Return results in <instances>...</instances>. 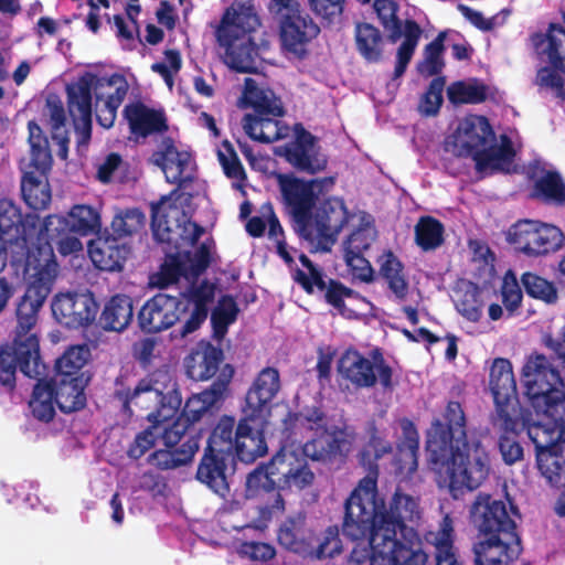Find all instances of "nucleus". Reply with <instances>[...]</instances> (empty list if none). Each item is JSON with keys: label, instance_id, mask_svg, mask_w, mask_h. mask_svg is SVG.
<instances>
[{"label": "nucleus", "instance_id": "63", "mask_svg": "<svg viewBox=\"0 0 565 565\" xmlns=\"http://www.w3.org/2000/svg\"><path fill=\"white\" fill-rule=\"evenodd\" d=\"M455 306L457 311L469 321L477 322L482 316L480 295L475 285L457 292Z\"/></svg>", "mask_w": 565, "mask_h": 565}, {"label": "nucleus", "instance_id": "40", "mask_svg": "<svg viewBox=\"0 0 565 565\" xmlns=\"http://www.w3.org/2000/svg\"><path fill=\"white\" fill-rule=\"evenodd\" d=\"M403 440L397 444L394 466L399 475L412 476L418 468L419 435L412 422L403 426Z\"/></svg>", "mask_w": 565, "mask_h": 565}, {"label": "nucleus", "instance_id": "35", "mask_svg": "<svg viewBox=\"0 0 565 565\" xmlns=\"http://www.w3.org/2000/svg\"><path fill=\"white\" fill-rule=\"evenodd\" d=\"M532 42L539 55L565 74V29L561 24L551 23L547 33L534 34Z\"/></svg>", "mask_w": 565, "mask_h": 565}, {"label": "nucleus", "instance_id": "47", "mask_svg": "<svg viewBox=\"0 0 565 565\" xmlns=\"http://www.w3.org/2000/svg\"><path fill=\"white\" fill-rule=\"evenodd\" d=\"M92 356L87 344H76L68 347L64 353L56 359L54 364L55 376L77 377L79 375H88L83 371Z\"/></svg>", "mask_w": 565, "mask_h": 565}, {"label": "nucleus", "instance_id": "31", "mask_svg": "<svg viewBox=\"0 0 565 565\" xmlns=\"http://www.w3.org/2000/svg\"><path fill=\"white\" fill-rule=\"evenodd\" d=\"M95 76L86 74L74 84L67 85V109L75 127L90 131L92 127V88Z\"/></svg>", "mask_w": 565, "mask_h": 565}, {"label": "nucleus", "instance_id": "29", "mask_svg": "<svg viewBox=\"0 0 565 565\" xmlns=\"http://www.w3.org/2000/svg\"><path fill=\"white\" fill-rule=\"evenodd\" d=\"M484 540L473 545L475 565H509L522 552L520 536L483 535Z\"/></svg>", "mask_w": 565, "mask_h": 565}, {"label": "nucleus", "instance_id": "60", "mask_svg": "<svg viewBox=\"0 0 565 565\" xmlns=\"http://www.w3.org/2000/svg\"><path fill=\"white\" fill-rule=\"evenodd\" d=\"M298 454L295 450H288L281 448L268 463L264 465L278 486V490H281L285 480L288 478L289 472L292 470V465L297 461Z\"/></svg>", "mask_w": 565, "mask_h": 565}, {"label": "nucleus", "instance_id": "19", "mask_svg": "<svg viewBox=\"0 0 565 565\" xmlns=\"http://www.w3.org/2000/svg\"><path fill=\"white\" fill-rule=\"evenodd\" d=\"M234 462L211 433L198 465L195 479L217 495L226 498L230 494V470Z\"/></svg>", "mask_w": 565, "mask_h": 565}, {"label": "nucleus", "instance_id": "23", "mask_svg": "<svg viewBox=\"0 0 565 565\" xmlns=\"http://www.w3.org/2000/svg\"><path fill=\"white\" fill-rule=\"evenodd\" d=\"M284 157L296 171L309 175L324 171L328 166L317 137L301 126L296 130L295 140L284 147Z\"/></svg>", "mask_w": 565, "mask_h": 565}, {"label": "nucleus", "instance_id": "46", "mask_svg": "<svg viewBox=\"0 0 565 565\" xmlns=\"http://www.w3.org/2000/svg\"><path fill=\"white\" fill-rule=\"evenodd\" d=\"M355 44L360 55L369 63H379L383 57V36L371 23L355 25Z\"/></svg>", "mask_w": 565, "mask_h": 565}, {"label": "nucleus", "instance_id": "59", "mask_svg": "<svg viewBox=\"0 0 565 565\" xmlns=\"http://www.w3.org/2000/svg\"><path fill=\"white\" fill-rule=\"evenodd\" d=\"M146 216L138 207L127 209L116 214L111 221L110 227L113 235L122 239L131 236L143 228Z\"/></svg>", "mask_w": 565, "mask_h": 565}, {"label": "nucleus", "instance_id": "28", "mask_svg": "<svg viewBox=\"0 0 565 565\" xmlns=\"http://www.w3.org/2000/svg\"><path fill=\"white\" fill-rule=\"evenodd\" d=\"M280 388L279 371L273 366L262 369L247 390L242 408L268 417Z\"/></svg>", "mask_w": 565, "mask_h": 565}, {"label": "nucleus", "instance_id": "21", "mask_svg": "<svg viewBox=\"0 0 565 565\" xmlns=\"http://www.w3.org/2000/svg\"><path fill=\"white\" fill-rule=\"evenodd\" d=\"M55 320L70 329H78L92 324L97 316L99 306L89 291L58 292L51 303Z\"/></svg>", "mask_w": 565, "mask_h": 565}, {"label": "nucleus", "instance_id": "30", "mask_svg": "<svg viewBox=\"0 0 565 565\" xmlns=\"http://www.w3.org/2000/svg\"><path fill=\"white\" fill-rule=\"evenodd\" d=\"M129 254L130 247L113 234L98 236L88 244L89 258L103 271L122 270Z\"/></svg>", "mask_w": 565, "mask_h": 565}, {"label": "nucleus", "instance_id": "43", "mask_svg": "<svg viewBox=\"0 0 565 565\" xmlns=\"http://www.w3.org/2000/svg\"><path fill=\"white\" fill-rule=\"evenodd\" d=\"M33 387L29 407L34 418L43 423H50L55 416L56 396L54 383L43 376H39Z\"/></svg>", "mask_w": 565, "mask_h": 565}, {"label": "nucleus", "instance_id": "49", "mask_svg": "<svg viewBox=\"0 0 565 565\" xmlns=\"http://www.w3.org/2000/svg\"><path fill=\"white\" fill-rule=\"evenodd\" d=\"M489 87L478 79L456 81L447 87V98L454 106L477 105L487 100Z\"/></svg>", "mask_w": 565, "mask_h": 565}, {"label": "nucleus", "instance_id": "15", "mask_svg": "<svg viewBox=\"0 0 565 565\" xmlns=\"http://www.w3.org/2000/svg\"><path fill=\"white\" fill-rule=\"evenodd\" d=\"M269 10L278 15L282 47L297 57H303L306 44L319 34L320 28L295 0H271Z\"/></svg>", "mask_w": 565, "mask_h": 565}, {"label": "nucleus", "instance_id": "20", "mask_svg": "<svg viewBox=\"0 0 565 565\" xmlns=\"http://www.w3.org/2000/svg\"><path fill=\"white\" fill-rule=\"evenodd\" d=\"M169 196H162L159 201L152 202L151 207V231L153 238L166 244L170 249L180 250L183 246H194L204 233V227L191 220H185L182 214V222L178 223V231L168 225V215L164 205Z\"/></svg>", "mask_w": 565, "mask_h": 565}, {"label": "nucleus", "instance_id": "50", "mask_svg": "<svg viewBox=\"0 0 565 565\" xmlns=\"http://www.w3.org/2000/svg\"><path fill=\"white\" fill-rule=\"evenodd\" d=\"M25 225L20 210L8 200L0 201V241L4 244L24 239Z\"/></svg>", "mask_w": 565, "mask_h": 565}, {"label": "nucleus", "instance_id": "39", "mask_svg": "<svg viewBox=\"0 0 565 565\" xmlns=\"http://www.w3.org/2000/svg\"><path fill=\"white\" fill-rule=\"evenodd\" d=\"M153 162L166 172L171 183H181L182 174L186 170L191 154L188 151H180L172 138L162 140L159 150L153 153Z\"/></svg>", "mask_w": 565, "mask_h": 565}, {"label": "nucleus", "instance_id": "38", "mask_svg": "<svg viewBox=\"0 0 565 565\" xmlns=\"http://www.w3.org/2000/svg\"><path fill=\"white\" fill-rule=\"evenodd\" d=\"M199 450L198 435L188 437L178 448H164L152 451L147 462L158 470H172L190 463Z\"/></svg>", "mask_w": 565, "mask_h": 565}, {"label": "nucleus", "instance_id": "8", "mask_svg": "<svg viewBox=\"0 0 565 565\" xmlns=\"http://www.w3.org/2000/svg\"><path fill=\"white\" fill-rule=\"evenodd\" d=\"M559 367L562 364L554 354L553 361L534 352L526 359L522 369L524 394L539 419L565 417V393Z\"/></svg>", "mask_w": 565, "mask_h": 565}, {"label": "nucleus", "instance_id": "11", "mask_svg": "<svg viewBox=\"0 0 565 565\" xmlns=\"http://www.w3.org/2000/svg\"><path fill=\"white\" fill-rule=\"evenodd\" d=\"M276 536L279 546L303 557L323 559L333 557L343 550L339 526H328L322 537L318 540L305 511L286 515L277 529Z\"/></svg>", "mask_w": 565, "mask_h": 565}, {"label": "nucleus", "instance_id": "26", "mask_svg": "<svg viewBox=\"0 0 565 565\" xmlns=\"http://www.w3.org/2000/svg\"><path fill=\"white\" fill-rule=\"evenodd\" d=\"M452 139L455 156L472 158L484 146L494 142L495 135L486 116L470 115L459 122Z\"/></svg>", "mask_w": 565, "mask_h": 565}, {"label": "nucleus", "instance_id": "10", "mask_svg": "<svg viewBox=\"0 0 565 565\" xmlns=\"http://www.w3.org/2000/svg\"><path fill=\"white\" fill-rule=\"evenodd\" d=\"M268 417L241 408V417L223 415L212 434L228 455L235 459L252 463L267 454L265 429Z\"/></svg>", "mask_w": 565, "mask_h": 565}, {"label": "nucleus", "instance_id": "64", "mask_svg": "<svg viewBox=\"0 0 565 565\" xmlns=\"http://www.w3.org/2000/svg\"><path fill=\"white\" fill-rule=\"evenodd\" d=\"M162 423H150L148 427L139 431L129 444L126 455L132 460H138L156 446L159 438V428Z\"/></svg>", "mask_w": 565, "mask_h": 565}, {"label": "nucleus", "instance_id": "32", "mask_svg": "<svg viewBox=\"0 0 565 565\" xmlns=\"http://www.w3.org/2000/svg\"><path fill=\"white\" fill-rule=\"evenodd\" d=\"M122 113L134 136L146 138L168 130L164 114L149 108L141 102L127 104Z\"/></svg>", "mask_w": 565, "mask_h": 565}, {"label": "nucleus", "instance_id": "52", "mask_svg": "<svg viewBox=\"0 0 565 565\" xmlns=\"http://www.w3.org/2000/svg\"><path fill=\"white\" fill-rule=\"evenodd\" d=\"M447 32L441 31L424 49L423 60L417 63V72L424 77L441 76L446 63L444 60L445 39Z\"/></svg>", "mask_w": 565, "mask_h": 565}, {"label": "nucleus", "instance_id": "14", "mask_svg": "<svg viewBox=\"0 0 565 565\" xmlns=\"http://www.w3.org/2000/svg\"><path fill=\"white\" fill-rule=\"evenodd\" d=\"M366 358L353 348L347 349L338 361L339 374L355 388H371L380 383L383 391H393V369L381 349L371 351Z\"/></svg>", "mask_w": 565, "mask_h": 565}, {"label": "nucleus", "instance_id": "56", "mask_svg": "<svg viewBox=\"0 0 565 565\" xmlns=\"http://www.w3.org/2000/svg\"><path fill=\"white\" fill-rule=\"evenodd\" d=\"M166 259L161 264L157 274V286L167 288L170 285L177 284L181 277H190L188 270V262L184 260L180 250L164 248Z\"/></svg>", "mask_w": 565, "mask_h": 565}, {"label": "nucleus", "instance_id": "41", "mask_svg": "<svg viewBox=\"0 0 565 565\" xmlns=\"http://www.w3.org/2000/svg\"><path fill=\"white\" fill-rule=\"evenodd\" d=\"M380 276L386 281L388 289L398 300L408 295V281L403 273L404 265L392 250H385L377 259Z\"/></svg>", "mask_w": 565, "mask_h": 565}, {"label": "nucleus", "instance_id": "51", "mask_svg": "<svg viewBox=\"0 0 565 565\" xmlns=\"http://www.w3.org/2000/svg\"><path fill=\"white\" fill-rule=\"evenodd\" d=\"M513 157L514 151L509 142L502 146L490 142L477 151L472 159L476 171L482 173L489 169L493 171L504 170V166L510 164Z\"/></svg>", "mask_w": 565, "mask_h": 565}, {"label": "nucleus", "instance_id": "37", "mask_svg": "<svg viewBox=\"0 0 565 565\" xmlns=\"http://www.w3.org/2000/svg\"><path fill=\"white\" fill-rule=\"evenodd\" d=\"M132 319V298L124 294H117L105 303L98 319V324L105 331L122 332L128 328Z\"/></svg>", "mask_w": 565, "mask_h": 565}, {"label": "nucleus", "instance_id": "9", "mask_svg": "<svg viewBox=\"0 0 565 565\" xmlns=\"http://www.w3.org/2000/svg\"><path fill=\"white\" fill-rule=\"evenodd\" d=\"M242 105L253 109V113L245 114L242 119L243 129L250 139L271 143L287 136L288 128L279 120L285 114L284 105L274 90L259 86L252 77H246Z\"/></svg>", "mask_w": 565, "mask_h": 565}, {"label": "nucleus", "instance_id": "5", "mask_svg": "<svg viewBox=\"0 0 565 565\" xmlns=\"http://www.w3.org/2000/svg\"><path fill=\"white\" fill-rule=\"evenodd\" d=\"M260 25L259 17L249 2H239L226 8L215 36L224 49V63L237 73H257L259 49L252 33Z\"/></svg>", "mask_w": 565, "mask_h": 565}, {"label": "nucleus", "instance_id": "22", "mask_svg": "<svg viewBox=\"0 0 565 565\" xmlns=\"http://www.w3.org/2000/svg\"><path fill=\"white\" fill-rule=\"evenodd\" d=\"M529 412L493 415L492 424L499 433L498 448L505 465L512 466L523 460L524 449L520 443V435L532 427Z\"/></svg>", "mask_w": 565, "mask_h": 565}, {"label": "nucleus", "instance_id": "18", "mask_svg": "<svg viewBox=\"0 0 565 565\" xmlns=\"http://www.w3.org/2000/svg\"><path fill=\"white\" fill-rule=\"evenodd\" d=\"M470 514L482 535L519 536L512 515L520 518L518 508L510 502V512L501 500H493L489 494L480 493L473 502Z\"/></svg>", "mask_w": 565, "mask_h": 565}, {"label": "nucleus", "instance_id": "45", "mask_svg": "<svg viewBox=\"0 0 565 565\" xmlns=\"http://www.w3.org/2000/svg\"><path fill=\"white\" fill-rule=\"evenodd\" d=\"M532 198L540 199L545 204L565 206V182L556 170H547L539 178L531 193Z\"/></svg>", "mask_w": 565, "mask_h": 565}, {"label": "nucleus", "instance_id": "24", "mask_svg": "<svg viewBox=\"0 0 565 565\" xmlns=\"http://www.w3.org/2000/svg\"><path fill=\"white\" fill-rule=\"evenodd\" d=\"M235 370L231 364H224L215 381L199 394L189 397L178 416L190 427L200 422L207 413L224 399L228 386L234 376Z\"/></svg>", "mask_w": 565, "mask_h": 565}, {"label": "nucleus", "instance_id": "16", "mask_svg": "<svg viewBox=\"0 0 565 565\" xmlns=\"http://www.w3.org/2000/svg\"><path fill=\"white\" fill-rule=\"evenodd\" d=\"M348 222L349 211L344 201L330 196L318 201L312 212V218L307 222V228L305 232H300L299 237L317 249L329 250Z\"/></svg>", "mask_w": 565, "mask_h": 565}, {"label": "nucleus", "instance_id": "13", "mask_svg": "<svg viewBox=\"0 0 565 565\" xmlns=\"http://www.w3.org/2000/svg\"><path fill=\"white\" fill-rule=\"evenodd\" d=\"M535 446L536 466L551 483L558 484L565 468V417L539 419L529 427Z\"/></svg>", "mask_w": 565, "mask_h": 565}, {"label": "nucleus", "instance_id": "48", "mask_svg": "<svg viewBox=\"0 0 565 565\" xmlns=\"http://www.w3.org/2000/svg\"><path fill=\"white\" fill-rule=\"evenodd\" d=\"M56 218L60 224L66 223L70 232L81 236L98 233L102 227L99 213L94 207L85 204L73 206L67 218Z\"/></svg>", "mask_w": 565, "mask_h": 565}, {"label": "nucleus", "instance_id": "34", "mask_svg": "<svg viewBox=\"0 0 565 565\" xmlns=\"http://www.w3.org/2000/svg\"><path fill=\"white\" fill-rule=\"evenodd\" d=\"M223 360V350L211 343H206L193 350L184 359V366L190 379L194 381H206L217 373Z\"/></svg>", "mask_w": 565, "mask_h": 565}, {"label": "nucleus", "instance_id": "58", "mask_svg": "<svg viewBox=\"0 0 565 565\" xmlns=\"http://www.w3.org/2000/svg\"><path fill=\"white\" fill-rule=\"evenodd\" d=\"M521 284L527 296L533 299L541 300L546 305H554L558 300V291L554 282L535 273H523Z\"/></svg>", "mask_w": 565, "mask_h": 565}, {"label": "nucleus", "instance_id": "27", "mask_svg": "<svg viewBox=\"0 0 565 565\" xmlns=\"http://www.w3.org/2000/svg\"><path fill=\"white\" fill-rule=\"evenodd\" d=\"M316 435L301 447L302 455L313 461L332 462L350 451L351 439L345 427L327 426Z\"/></svg>", "mask_w": 565, "mask_h": 565}, {"label": "nucleus", "instance_id": "61", "mask_svg": "<svg viewBox=\"0 0 565 565\" xmlns=\"http://www.w3.org/2000/svg\"><path fill=\"white\" fill-rule=\"evenodd\" d=\"M223 147L225 152L218 151V161L223 168L224 174L228 179H233L236 181L234 186L237 189H242L247 180V175L245 169L237 157L233 146L228 141L223 142Z\"/></svg>", "mask_w": 565, "mask_h": 565}, {"label": "nucleus", "instance_id": "6", "mask_svg": "<svg viewBox=\"0 0 565 565\" xmlns=\"http://www.w3.org/2000/svg\"><path fill=\"white\" fill-rule=\"evenodd\" d=\"M393 451L392 444L380 436L375 426L370 429L369 441L360 450L358 458L360 465L367 471L358 486L352 490L344 502L343 521L347 529L358 531L364 527L374 512L387 508L385 500L377 490L379 463L377 461Z\"/></svg>", "mask_w": 565, "mask_h": 565}, {"label": "nucleus", "instance_id": "25", "mask_svg": "<svg viewBox=\"0 0 565 565\" xmlns=\"http://www.w3.org/2000/svg\"><path fill=\"white\" fill-rule=\"evenodd\" d=\"M489 376V387L495 406L493 415L524 412L519 403L512 363L504 358L494 359Z\"/></svg>", "mask_w": 565, "mask_h": 565}, {"label": "nucleus", "instance_id": "36", "mask_svg": "<svg viewBox=\"0 0 565 565\" xmlns=\"http://www.w3.org/2000/svg\"><path fill=\"white\" fill-rule=\"evenodd\" d=\"M328 426L327 414L319 406H306L300 412L289 411L282 419V431L296 441L302 430L319 433Z\"/></svg>", "mask_w": 565, "mask_h": 565}, {"label": "nucleus", "instance_id": "57", "mask_svg": "<svg viewBox=\"0 0 565 565\" xmlns=\"http://www.w3.org/2000/svg\"><path fill=\"white\" fill-rule=\"evenodd\" d=\"M373 8L382 26L387 32L390 42L396 43L403 36L404 31V23L397 15L398 3L395 0H374Z\"/></svg>", "mask_w": 565, "mask_h": 565}, {"label": "nucleus", "instance_id": "1", "mask_svg": "<svg viewBox=\"0 0 565 565\" xmlns=\"http://www.w3.org/2000/svg\"><path fill=\"white\" fill-rule=\"evenodd\" d=\"M60 265L50 245L29 249L24 265L25 290L17 309L11 342L0 347V384L15 388L17 370L29 379L44 376L46 365L40 353L39 315L53 291Z\"/></svg>", "mask_w": 565, "mask_h": 565}, {"label": "nucleus", "instance_id": "4", "mask_svg": "<svg viewBox=\"0 0 565 565\" xmlns=\"http://www.w3.org/2000/svg\"><path fill=\"white\" fill-rule=\"evenodd\" d=\"M215 287L207 279L192 284L181 298L158 292L147 299L137 312V323L143 333L156 334L173 327L181 317L189 316L178 330V337L186 338L198 331L207 319Z\"/></svg>", "mask_w": 565, "mask_h": 565}, {"label": "nucleus", "instance_id": "42", "mask_svg": "<svg viewBox=\"0 0 565 565\" xmlns=\"http://www.w3.org/2000/svg\"><path fill=\"white\" fill-rule=\"evenodd\" d=\"M380 276L386 281L388 289L398 300L408 295V281L403 273L404 265L392 250H385L377 259Z\"/></svg>", "mask_w": 565, "mask_h": 565}, {"label": "nucleus", "instance_id": "44", "mask_svg": "<svg viewBox=\"0 0 565 565\" xmlns=\"http://www.w3.org/2000/svg\"><path fill=\"white\" fill-rule=\"evenodd\" d=\"M21 193L26 205L34 211H42L51 203V189L46 177H40L34 171L24 172Z\"/></svg>", "mask_w": 565, "mask_h": 565}, {"label": "nucleus", "instance_id": "53", "mask_svg": "<svg viewBox=\"0 0 565 565\" xmlns=\"http://www.w3.org/2000/svg\"><path fill=\"white\" fill-rule=\"evenodd\" d=\"M415 243L423 252L435 250L444 242V224L430 215L419 217L415 225Z\"/></svg>", "mask_w": 565, "mask_h": 565}, {"label": "nucleus", "instance_id": "7", "mask_svg": "<svg viewBox=\"0 0 565 565\" xmlns=\"http://www.w3.org/2000/svg\"><path fill=\"white\" fill-rule=\"evenodd\" d=\"M115 398L126 414L132 415L131 405L150 411L149 423H166L179 412L182 397L177 381L167 369H157L140 379L134 388L116 390Z\"/></svg>", "mask_w": 565, "mask_h": 565}, {"label": "nucleus", "instance_id": "17", "mask_svg": "<svg viewBox=\"0 0 565 565\" xmlns=\"http://www.w3.org/2000/svg\"><path fill=\"white\" fill-rule=\"evenodd\" d=\"M507 239L529 257L544 256L558 250L565 241L555 225L533 220H520L510 226Z\"/></svg>", "mask_w": 565, "mask_h": 565}, {"label": "nucleus", "instance_id": "33", "mask_svg": "<svg viewBox=\"0 0 565 565\" xmlns=\"http://www.w3.org/2000/svg\"><path fill=\"white\" fill-rule=\"evenodd\" d=\"M90 380L89 375L77 377L53 376L47 380L54 383L56 405L62 413L70 414L86 406L85 388Z\"/></svg>", "mask_w": 565, "mask_h": 565}, {"label": "nucleus", "instance_id": "2", "mask_svg": "<svg viewBox=\"0 0 565 565\" xmlns=\"http://www.w3.org/2000/svg\"><path fill=\"white\" fill-rule=\"evenodd\" d=\"M426 452L430 469L452 498L481 486L490 471V459L479 439H468L462 405L449 401L433 419L426 433Z\"/></svg>", "mask_w": 565, "mask_h": 565}, {"label": "nucleus", "instance_id": "55", "mask_svg": "<svg viewBox=\"0 0 565 565\" xmlns=\"http://www.w3.org/2000/svg\"><path fill=\"white\" fill-rule=\"evenodd\" d=\"M239 313V308L231 295H224L218 299L216 307L211 312V326L213 338L223 340Z\"/></svg>", "mask_w": 565, "mask_h": 565}, {"label": "nucleus", "instance_id": "12", "mask_svg": "<svg viewBox=\"0 0 565 565\" xmlns=\"http://www.w3.org/2000/svg\"><path fill=\"white\" fill-rule=\"evenodd\" d=\"M282 211L290 218L294 231L299 235L307 228L320 195L332 190L334 177L305 180L295 173H275Z\"/></svg>", "mask_w": 565, "mask_h": 565}, {"label": "nucleus", "instance_id": "3", "mask_svg": "<svg viewBox=\"0 0 565 565\" xmlns=\"http://www.w3.org/2000/svg\"><path fill=\"white\" fill-rule=\"evenodd\" d=\"M374 514L358 531L348 530L345 521L341 526L342 534L353 542L369 540L372 565H426L427 554L415 548L420 544L415 530L420 518L417 500L397 488L388 507Z\"/></svg>", "mask_w": 565, "mask_h": 565}, {"label": "nucleus", "instance_id": "54", "mask_svg": "<svg viewBox=\"0 0 565 565\" xmlns=\"http://www.w3.org/2000/svg\"><path fill=\"white\" fill-rule=\"evenodd\" d=\"M403 35L405 39L398 46L396 53V64L393 75L394 79L399 78L406 72L407 66L418 45L422 35V29L415 20L407 19L404 22Z\"/></svg>", "mask_w": 565, "mask_h": 565}, {"label": "nucleus", "instance_id": "62", "mask_svg": "<svg viewBox=\"0 0 565 565\" xmlns=\"http://www.w3.org/2000/svg\"><path fill=\"white\" fill-rule=\"evenodd\" d=\"M446 85L445 76L434 77L426 92L423 94L419 103V111L426 117L438 115L443 105V92Z\"/></svg>", "mask_w": 565, "mask_h": 565}]
</instances>
